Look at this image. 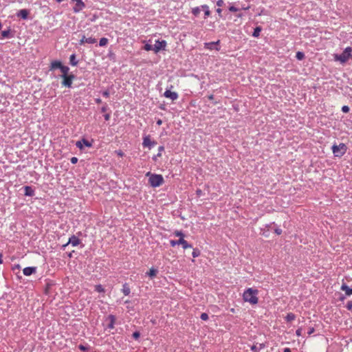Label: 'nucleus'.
Here are the masks:
<instances>
[{
    "instance_id": "nucleus-62",
    "label": "nucleus",
    "mask_w": 352,
    "mask_h": 352,
    "mask_svg": "<svg viewBox=\"0 0 352 352\" xmlns=\"http://www.w3.org/2000/svg\"><path fill=\"white\" fill-rule=\"evenodd\" d=\"M344 299H345V296H343V295H342V296L340 297V300L341 301H343Z\"/></svg>"
},
{
    "instance_id": "nucleus-20",
    "label": "nucleus",
    "mask_w": 352,
    "mask_h": 352,
    "mask_svg": "<svg viewBox=\"0 0 352 352\" xmlns=\"http://www.w3.org/2000/svg\"><path fill=\"white\" fill-rule=\"evenodd\" d=\"M107 320H109V323L108 324L107 327L109 329H113L114 324L116 320V318L114 315L110 314L107 317Z\"/></svg>"
},
{
    "instance_id": "nucleus-26",
    "label": "nucleus",
    "mask_w": 352,
    "mask_h": 352,
    "mask_svg": "<svg viewBox=\"0 0 352 352\" xmlns=\"http://www.w3.org/2000/svg\"><path fill=\"white\" fill-rule=\"evenodd\" d=\"M164 151V146H159L157 154L153 157V160L154 161H156L157 157H161L162 156V152Z\"/></svg>"
},
{
    "instance_id": "nucleus-30",
    "label": "nucleus",
    "mask_w": 352,
    "mask_h": 352,
    "mask_svg": "<svg viewBox=\"0 0 352 352\" xmlns=\"http://www.w3.org/2000/svg\"><path fill=\"white\" fill-rule=\"evenodd\" d=\"M200 12H201V8L199 7H195L192 9V14L195 16H198L199 14H200Z\"/></svg>"
},
{
    "instance_id": "nucleus-52",
    "label": "nucleus",
    "mask_w": 352,
    "mask_h": 352,
    "mask_svg": "<svg viewBox=\"0 0 352 352\" xmlns=\"http://www.w3.org/2000/svg\"><path fill=\"white\" fill-rule=\"evenodd\" d=\"M272 225H274V222H273V223H270V224H267V225L265 226V228H266L267 230H269L270 228H272Z\"/></svg>"
},
{
    "instance_id": "nucleus-36",
    "label": "nucleus",
    "mask_w": 352,
    "mask_h": 352,
    "mask_svg": "<svg viewBox=\"0 0 352 352\" xmlns=\"http://www.w3.org/2000/svg\"><path fill=\"white\" fill-rule=\"evenodd\" d=\"M174 234L176 236H179L180 238H183L185 236V234L181 230H175L174 232Z\"/></svg>"
},
{
    "instance_id": "nucleus-16",
    "label": "nucleus",
    "mask_w": 352,
    "mask_h": 352,
    "mask_svg": "<svg viewBox=\"0 0 352 352\" xmlns=\"http://www.w3.org/2000/svg\"><path fill=\"white\" fill-rule=\"evenodd\" d=\"M16 14L18 17L26 20L28 19V15L30 14V10L27 9H22L20 10Z\"/></svg>"
},
{
    "instance_id": "nucleus-2",
    "label": "nucleus",
    "mask_w": 352,
    "mask_h": 352,
    "mask_svg": "<svg viewBox=\"0 0 352 352\" xmlns=\"http://www.w3.org/2000/svg\"><path fill=\"white\" fill-rule=\"evenodd\" d=\"M147 175L149 176L148 183L153 188L159 187L162 185L164 182V177L162 175L157 174H151L150 173H147Z\"/></svg>"
},
{
    "instance_id": "nucleus-7",
    "label": "nucleus",
    "mask_w": 352,
    "mask_h": 352,
    "mask_svg": "<svg viewBox=\"0 0 352 352\" xmlns=\"http://www.w3.org/2000/svg\"><path fill=\"white\" fill-rule=\"evenodd\" d=\"M167 43L165 40L155 41V44L153 47V51L155 53H158L161 50H165L166 47Z\"/></svg>"
},
{
    "instance_id": "nucleus-48",
    "label": "nucleus",
    "mask_w": 352,
    "mask_h": 352,
    "mask_svg": "<svg viewBox=\"0 0 352 352\" xmlns=\"http://www.w3.org/2000/svg\"><path fill=\"white\" fill-rule=\"evenodd\" d=\"M108 110V106L107 104H105L104 106L101 108V112H106Z\"/></svg>"
},
{
    "instance_id": "nucleus-15",
    "label": "nucleus",
    "mask_w": 352,
    "mask_h": 352,
    "mask_svg": "<svg viewBox=\"0 0 352 352\" xmlns=\"http://www.w3.org/2000/svg\"><path fill=\"white\" fill-rule=\"evenodd\" d=\"M164 96L166 98L171 99L173 101L178 98L177 93L171 91L170 90H166V91L164 93Z\"/></svg>"
},
{
    "instance_id": "nucleus-18",
    "label": "nucleus",
    "mask_w": 352,
    "mask_h": 352,
    "mask_svg": "<svg viewBox=\"0 0 352 352\" xmlns=\"http://www.w3.org/2000/svg\"><path fill=\"white\" fill-rule=\"evenodd\" d=\"M24 195L28 197H33L34 195V190L32 186H24Z\"/></svg>"
},
{
    "instance_id": "nucleus-28",
    "label": "nucleus",
    "mask_w": 352,
    "mask_h": 352,
    "mask_svg": "<svg viewBox=\"0 0 352 352\" xmlns=\"http://www.w3.org/2000/svg\"><path fill=\"white\" fill-rule=\"evenodd\" d=\"M60 70L62 72L61 75H69V68L67 66L63 65Z\"/></svg>"
},
{
    "instance_id": "nucleus-1",
    "label": "nucleus",
    "mask_w": 352,
    "mask_h": 352,
    "mask_svg": "<svg viewBox=\"0 0 352 352\" xmlns=\"http://www.w3.org/2000/svg\"><path fill=\"white\" fill-rule=\"evenodd\" d=\"M258 291L253 288H248L243 294V300L249 302L252 305L258 303V299L256 296Z\"/></svg>"
},
{
    "instance_id": "nucleus-50",
    "label": "nucleus",
    "mask_w": 352,
    "mask_h": 352,
    "mask_svg": "<svg viewBox=\"0 0 352 352\" xmlns=\"http://www.w3.org/2000/svg\"><path fill=\"white\" fill-rule=\"evenodd\" d=\"M196 195L197 197H201L202 195V190L201 189H197L196 190Z\"/></svg>"
},
{
    "instance_id": "nucleus-24",
    "label": "nucleus",
    "mask_w": 352,
    "mask_h": 352,
    "mask_svg": "<svg viewBox=\"0 0 352 352\" xmlns=\"http://www.w3.org/2000/svg\"><path fill=\"white\" fill-rule=\"evenodd\" d=\"M122 292H123V294L125 295V296H128L131 293V289L129 287V285L128 283H125L123 285H122Z\"/></svg>"
},
{
    "instance_id": "nucleus-46",
    "label": "nucleus",
    "mask_w": 352,
    "mask_h": 352,
    "mask_svg": "<svg viewBox=\"0 0 352 352\" xmlns=\"http://www.w3.org/2000/svg\"><path fill=\"white\" fill-rule=\"evenodd\" d=\"M224 5V1L223 0H218L217 1V6H219V7H222Z\"/></svg>"
},
{
    "instance_id": "nucleus-8",
    "label": "nucleus",
    "mask_w": 352,
    "mask_h": 352,
    "mask_svg": "<svg viewBox=\"0 0 352 352\" xmlns=\"http://www.w3.org/2000/svg\"><path fill=\"white\" fill-rule=\"evenodd\" d=\"M156 144H157V142L155 140L152 141L151 140V136L149 135H145L143 138V142H142L143 147H144V148L146 147V148H148L149 149H151Z\"/></svg>"
},
{
    "instance_id": "nucleus-3",
    "label": "nucleus",
    "mask_w": 352,
    "mask_h": 352,
    "mask_svg": "<svg viewBox=\"0 0 352 352\" xmlns=\"http://www.w3.org/2000/svg\"><path fill=\"white\" fill-rule=\"evenodd\" d=\"M352 52V47H347L345 48V50L343 51V52L341 54H336L335 56V59L336 60H339L341 63H345L346 62L349 58L352 56L351 54Z\"/></svg>"
},
{
    "instance_id": "nucleus-38",
    "label": "nucleus",
    "mask_w": 352,
    "mask_h": 352,
    "mask_svg": "<svg viewBox=\"0 0 352 352\" xmlns=\"http://www.w3.org/2000/svg\"><path fill=\"white\" fill-rule=\"evenodd\" d=\"M140 337V333L138 331H135L132 334V338L135 340H138Z\"/></svg>"
},
{
    "instance_id": "nucleus-25",
    "label": "nucleus",
    "mask_w": 352,
    "mask_h": 352,
    "mask_svg": "<svg viewBox=\"0 0 352 352\" xmlns=\"http://www.w3.org/2000/svg\"><path fill=\"white\" fill-rule=\"evenodd\" d=\"M78 61L76 60V56L75 54H72L69 57V64L72 66H76Z\"/></svg>"
},
{
    "instance_id": "nucleus-63",
    "label": "nucleus",
    "mask_w": 352,
    "mask_h": 352,
    "mask_svg": "<svg viewBox=\"0 0 352 352\" xmlns=\"http://www.w3.org/2000/svg\"><path fill=\"white\" fill-rule=\"evenodd\" d=\"M20 269V265L19 264L17 265H15L14 267V269Z\"/></svg>"
},
{
    "instance_id": "nucleus-9",
    "label": "nucleus",
    "mask_w": 352,
    "mask_h": 352,
    "mask_svg": "<svg viewBox=\"0 0 352 352\" xmlns=\"http://www.w3.org/2000/svg\"><path fill=\"white\" fill-rule=\"evenodd\" d=\"M76 146L80 150H82L84 148V146L86 147H89V148L91 147L92 143L91 142H89V140H87V139L82 138L80 140L76 142Z\"/></svg>"
},
{
    "instance_id": "nucleus-37",
    "label": "nucleus",
    "mask_w": 352,
    "mask_h": 352,
    "mask_svg": "<svg viewBox=\"0 0 352 352\" xmlns=\"http://www.w3.org/2000/svg\"><path fill=\"white\" fill-rule=\"evenodd\" d=\"M153 47L154 46H153L152 45L146 43V45H144L143 48L146 51H151V50L153 51Z\"/></svg>"
},
{
    "instance_id": "nucleus-21",
    "label": "nucleus",
    "mask_w": 352,
    "mask_h": 352,
    "mask_svg": "<svg viewBox=\"0 0 352 352\" xmlns=\"http://www.w3.org/2000/svg\"><path fill=\"white\" fill-rule=\"evenodd\" d=\"M158 272V270L154 267H151L148 272L146 273V275L149 276L151 279H153L154 277L156 276Z\"/></svg>"
},
{
    "instance_id": "nucleus-49",
    "label": "nucleus",
    "mask_w": 352,
    "mask_h": 352,
    "mask_svg": "<svg viewBox=\"0 0 352 352\" xmlns=\"http://www.w3.org/2000/svg\"><path fill=\"white\" fill-rule=\"evenodd\" d=\"M216 12L218 13L219 16L220 18H221V17H222V14H221L222 9H221V8H217V9L216 10Z\"/></svg>"
},
{
    "instance_id": "nucleus-10",
    "label": "nucleus",
    "mask_w": 352,
    "mask_h": 352,
    "mask_svg": "<svg viewBox=\"0 0 352 352\" xmlns=\"http://www.w3.org/2000/svg\"><path fill=\"white\" fill-rule=\"evenodd\" d=\"M80 243V240L75 235H72L69 237L67 243L62 246V249L65 250V248L69 245L72 244V246H77Z\"/></svg>"
},
{
    "instance_id": "nucleus-55",
    "label": "nucleus",
    "mask_w": 352,
    "mask_h": 352,
    "mask_svg": "<svg viewBox=\"0 0 352 352\" xmlns=\"http://www.w3.org/2000/svg\"><path fill=\"white\" fill-rule=\"evenodd\" d=\"M50 284H47V286H46V288H45V294H48V289L50 287Z\"/></svg>"
},
{
    "instance_id": "nucleus-45",
    "label": "nucleus",
    "mask_w": 352,
    "mask_h": 352,
    "mask_svg": "<svg viewBox=\"0 0 352 352\" xmlns=\"http://www.w3.org/2000/svg\"><path fill=\"white\" fill-rule=\"evenodd\" d=\"M78 158L76 157H72L71 159H70V161L72 162V164H75L78 162Z\"/></svg>"
},
{
    "instance_id": "nucleus-47",
    "label": "nucleus",
    "mask_w": 352,
    "mask_h": 352,
    "mask_svg": "<svg viewBox=\"0 0 352 352\" xmlns=\"http://www.w3.org/2000/svg\"><path fill=\"white\" fill-rule=\"evenodd\" d=\"M274 232L277 234V235H280L282 234V230L280 228H275L274 229Z\"/></svg>"
},
{
    "instance_id": "nucleus-4",
    "label": "nucleus",
    "mask_w": 352,
    "mask_h": 352,
    "mask_svg": "<svg viewBox=\"0 0 352 352\" xmlns=\"http://www.w3.org/2000/svg\"><path fill=\"white\" fill-rule=\"evenodd\" d=\"M331 148L336 157H342L346 151V146L344 143H340L339 145L334 144Z\"/></svg>"
},
{
    "instance_id": "nucleus-41",
    "label": "nucleus",
    "mask_w": 352,
    "mask_h": 352,
    "mask_svg": "<svg viewBox=\"0 0 352 352\" xmlns=\"http://www.w3.org/2000/svg\"><path fill=\"white\" fill-rule=\"evenodd\" d=\"M229 10L232 12H235L239 11V8H237L236 7H235L234 6H231L229 7Z\"/></svg>"
},
{
    "instance_id": "nucleus-43",
    "label": "nucleus",
    "mask_w": 352,
    "mask_h": 352,
    "mask_svg": "<svg viewBox=\"0 0 352 352\" xmlns=\"http://www.w3.org/2000/svg\"><path fill=\"white\" fill-rule=\"evenodd\" d=\"M109 95H110V92L108 89H107L102 92V96L105 98H109Z\"/></svg>"
},
{
    "instance_id": "nucleus-32",
    "label": "nucleus",
    "mask_w": 352,
    "mask_h": 352,
    "mask_svg": "<svg viewBox=\"0 0 352 352\" xmlns=\"http://www.w3.org/2000/svg\"><path fill=\"white\" fill-rule=\"evenodd\" d=\"M201 251L198 248H194L192 252V257L196 258L200 256Z\"/></svg>"
},
{
    "instance_id": "nucleus-17",
    "label": "nucleus",
    "mask_w": 352,
    "mask_h": 352,
    "mask_svg": "<svg viewBox=\"0 0 352 352\" xmlns=\"http://www.w3.org/2000/svg\"><path fill=\"white\" fill-rule=\"evenodd\" d=\"M36 272V267H25L23 270V274L25 276H29L32 274H34Z\"/></svg>"
},
{
    "instance_id": "nucleus-64",
    "label": "nucleus",
    "mask_w": 352,
    "mask_h": 352,
    "mask_svg": "<svg viewBox=\"0 0 352 352\" xmlns=\"http://www.w3.org/2000/svg\"><path fill=\"white\" fill-rule=\"evenodd\" d=\"M3 263V260H2V254H0V264H1Z\"/></svg>"
},
{
    "instance_id": "nucleus-11",
    "label": "nucleus",
    "mask_w": 352,
    "mask_h": 352,
    "mask_svg": "<svg viewBox=\"0 0 352 352\" xmlns=\"http://www.w3.org/2000/svg\"><path fill=\"white\" fill-rule=\"evenodd\" d=\"M71 1L76 2L75 6L73 8L74 13L79 12L85 7V4L82 0H71Z\"/></svg>"
},
{
    "instance_id": "nucleus-33",
    "label": "nucleus",
    "mask_w": 352,
    "mask_h": 352,
    "mask_svg": "<svg viewBox=\"0 0 352 352\" xmlns=\"http://www.w3.org/2000/svg\"><path fill=\"white\" fill-rule=\"evenodd\" d=\"M296 58L301 60L305 58V54L302 52H297L296 54Z\"/></svg>"
},
{
    "instance_id": "nucleus-6",
    "label": "nucleus",
    "mask_w": 352,
    "mask_h": 352,
    "mask_svg": "<svg viewBox=\"0 0 352 352\" xmlns=\"http://www.w3.org/2000/svg\"><path fill=\"white\" fill-rule=\"evenodd\" d=\"M170 245L172 247L175 246L176 245H182V248L185 250L187 248H191L192 245L188 243L187 241H186L183 238H179L178 240H171L170 241Z\"/></svg>"
},
{
    "instance_id": "nucleus-35",
    "label": "nucleus",
    "mask_w": 352,
    "mask_h": 352,
    "mask_svg": "<svg viewBox=\"0 0 352 352\" xmlns=\"http://www.w3.org/2000/svg\"><path fill=\"white\" fill-rule=\"evenodd\" d=\"M78 349L82 351H88L89 349V346L87 345H83V344H80L78 345Z\"/></svg>"
},
{
    "instance_id": "nucleus-59",
    "label": "nucleus",
    "mask_w": 352,
    "mask_h": 352,
    "mask_svg": "<svg viewBox=\"0 0 352 352\" xmlns=\"http://www.w3.org/2000/svg\"><path fill=\"white\" fill-rule=\"evenodd\" d=\"M284 352H292L291 349L289 348H285Z\"/></svg>"
},
{
    "instance_id": "nucleus-29",
    "label": "nucleus",
    "mask_w": 352,
    "mask_h": 352,
    "mask_svg": "<svg viewBox=\"0 0 352 352\" xmlns=\"http://www.w3.org/2000/svg\"><path fill=\"white\" fill-rule=\"evenodd\" d=\"M296 318V316L293 313H289L287 314V315L285 316V320L287 321V322H292Z\"/></svg>"
},
{
    "instance_id": "nucleus-13",
    "label": "nucleus",
    "mask_w": 352,
    "mask_h": 352,
    "mask_svg": "<svg viewBox=\"0 0 352 352\" xmlns=\"http://www.w3.org/2000/svg\"><path fill=\"white\" fill-rule=\"evenodd\" d=\"M85 43H89V44H94L96 43V39L92 37L86 38L85 35L82 36L81 39L79 41V45H83Z\"/></svg>"
},
{
    "instance_id": "nucleus-54",
    "label": "nucleus",
    "mask_w": 352,
    "mask_h": 352,
    "mask_svg": "<svg viewBox=\"0 0 352 352\" xmlns=\"http://www.w3.org/2000/svg\"><path fill=\"white\" fill-rule=\"evenodd\" d=\"M296 334L298 336H300L301 335V329H297L296 331Z\"/></svg>"
},
{
    "instance_id": "nucleus-53",
    "label": "nucleus",
    "mask_w": 352,
    "mask_h": 352,
    "mask_svg": "<svg viewBox=\"0 0 352 352\" xmlns=\"http://www.w3.org/2000/svg\"><path fill=\"white\" fill-rule=\"evenodd\" d=\"M95 102L96 104H100L102 103V100L100 98H96Z\"/></svg>"
},
{
    "instance_id": "nucleus-61",
    "label": "nucleus",
    "mask_w": 352,
    "mask_h": 352,
    "mask_svg": "<svg viewBox=\"0 0 352 352\" xmlns=\"http://www.w3.org/2000/svg\"><path fill=\"white\" fill-rule=\"evenodd\" d=\"M162 121L160 119H159V120L157 121V125H159V126H160V125H161V124H162Z\"/></svg>"
},
{
    "instance_id": "nucleus-19",
    "label": "nucleus",
    "mask_w": 352,
    "mask_h": 352,
    "mask_svg": "<svg viewBox=\"0 0 352 352\" xmlns=\"http://www.w3.org/2000/svg\"><path fill=\"white\" fill-rule=\"evenodd\" d=\"M12 37H14V34L12 32L10 28L1 32V38H11Z\"/></svg>"
},
{
    "instance_id": "nucleus-44",
    "label": "nucleus",
    "mask_w": 352,
    "mask_h": 352,
    "mask_svg": "<svg viewBox=\"0 0 352 352\" xmlns=\"http://www.w3.org/2000/svg\"><path fill=\"white\" fill-rule=\"evenodd\" d=\"M348 310H352V301H349L346 305Z\"/></svg>"
},
{
    "instance_id": "nucleus-14",
    "label": "nucleus",
    "mask_w": 352,
    "mask_h": 352,
    "mask_svg": "<svg viewBox=\"0 0 352 352\" xmlns=\"http://www.w3.org/2000/svg\"><path fill=\"white\" fill-rule=\"evenodd\" d=\"M62 65H63V63L60 60H53L50 63V70L52 71V70H55L57 69H60Z\"/></svg>"
},
{
    "instance_id": "nucleus-39",
    "label": "nucleus",
    "mask_w": 352,
    "mask_h": 352,
    "mask_svg": "<svg viewBox=\"0 0 352 352\" xmlns=\"http://www.w3.org/2000/svg\"><path fill=\"white\" fill-rule=\"evenodd\" d=\"M208 318V315L206 313H202L200 316V318L203 320H207Z\"/></svg>"
},
{
    "instance_id": "nucleus-22",
    "label": "nucleus",
    "mask_w": 352,
    "mask_h": 352,
    "mask_svg": "<svg viewBox=\"0 0 352 352\" xmlns=\"http://www.w3.org/2000/svg\"><path fill=\"white\" fill-rule=\"evenodd\" d=\"M341 290L344 291L346 296L352 295V287L349 288L346 283H343L341 286Z\"/></svg>"
},
{
    "instance_id": "nucleus-40",
    "label": "nucleus",
    "mask_w": 352,
    "mask_h": 352,
    "mask_svg": "<svg viewBox=\"0 0 352 352\" xmlns=\"http://www.w3.org/2000/svg\"><path fill=\"white\" fill-rule=\"evenodd\" d=\"M251 350L253 352H259L260 351V349H258V347L256 344H254L251 346Z\"/></svg>"
},
{
    "instance_id": "nucleus-57",
    "label": "nucleus",
    "mask_w": 352,
    "mask_h": 352,
    "mask_svg": "<svg viewBox=\"0 0 352 352\" xmlns=\"http://www.w3.org/2000/svg\"><path fill=\"white\" fill-rule=\"evenodd\" d=\"M314 328H313V327H312V328H311V329L309 330V331H308V334H309V335H310V334H311L312 333H314Z\"/></svg>"
},
{
    "instance_id": "nucleus-34",
    "label": "nucleus",
    "mask_w": 352,
    "mask_h": 352,
    "mask_svg": "<svg viewBox=\"0 0 352 352\" xmlns=\"http://www.w3.org/2000/svg\"><path fill=\"white\" fill-rule=\"evenodd\" d=\"M95 291L99 293L104 292V289L101 285H96L95 286Z\"/></svg>"
},
{
    "instance_id": "nucleus-51",
    "label": "nucleus",
    "mask_w": 352,
    "mask_h": 352,
    "mask_svg": "<svg viewBox=\"0 0 352 352\" xmlns=\"http://www.w3.org/2000/svg\"><path fill=\"white\" fill-rule=\"evenodd\" d=\"M104 120L108 121L110 119V114L109 113H106L104 115Z\"/></svg>"
},
{
    "instance_id": "nucleus-56",
    "label": "nucleus",
    "mask_w": 352,
    "mask_h": 352,
    "mask_svg": "<svg viewBox=\"0 0 352 352\" xmlns=\"http://www.w3.org/2000/svg\"><path fill=\"white\" fill-rule=\"evenodd\" d=\"M208 98L210 100H212L214 99V95L213 94H210L208 96Z\"/></svg>"
},
{
    "instance_id": "nucleus-42",
    "label": "nucleus",
    "mask_w": 352,
    "mask_h": 352,
    "mask_svg": "<svg viewBox=\"0 0 352 352\" xmlns=\"http://www.w3.org/2000/svg\"><path fill=\"white\" fill-rule=\"evenodd\" d=\"M349 110H350V108L346 105H344L342 107V111L343 113H348L349 111Z\"/></svg>"
},
{
    "instance_id": "nucleus-27",
    "label": "nucleus",
    "mask_w": 352,
    "mask_h": 352,
    "mask_svg": "<svg viewBox=\"0 0 352 352\" xmlns=\"http://www.w3.org/2000/svg\"><path fill=\"white\" fill-rule=\"evenodd\" d=\"M261 30H262L261 27H260V26L256 27L252 33V36L254 37H258L260 35Z\"/></svg>"
},
{
    "instance_id": "nucleus-5",
    "label": "nucleus",
    "mask_w": 352,
    "mask_h": 352,
    "mask_svg": "<svg viewBox=\"0 0 352 352\" xmlns=\"http://www.w3.org/2000/svg\"><path fill=\"white\" fill-rule=\"evenodd\" d=\"M60 77L63 78L61 85L68 88L72 87L73 80L76 78L75 75L73 74H70L69 75H60Z\"/></svg>"
},
{
    "instance_id": "nucleus-58",
    "label": "nucleus",
    "mask_w": 352,
    "mask_h": 352,
    "mask_svg": "<svg viewBox=\"0 0 352 352\" xmlns=\"http://www.w3.org/2000/svg\"><path fill=\"white\" fill-rule=\"evenodd\" d=\"M265 346V344L262 343L259 344L258 349H262Z\"/></svg>"
},
{
    "instance_id": "nucleus-60",
    "label": "nucleus",
    "mask_w": 352,
    "mask_h": 352,
    "mask_svg": "<svg viewBox=\"0 0 352 352\" xmlns=\"http://www.w3.org/2000/svg\"><path fill=\"white\" fill-rule=\"evenodd\" d=\"M118 155H120V156H123L124 153L122 151H118Z\"/></svg>"
},
{
    "instance_id": "nucleus-23",
    "label": "nucleus",
    "mask_w": 352,
    "mask_h": 352,
    "mask_svg": "<svg viewBox=\"0 0 352 352\" xmlns=\"http://www.w3.org/2000/svg\"><path fill=\"white\" fill-rule=\"evenodd\" d=\"M201 8L204 12V18L207 19L211 14V12L209 10V7L207 5H202Z\"/></svg>"
},
{
    "instance_id": "nucleus-31",
    "label": "nucleus",
    "mask_w": 352,
    "mask_h": 352,
    "mask_svg": "<svg viewBox=\"0 0 352 352\" xmlns=\"http://www.w3.org/2000/svg\"><path fill=\"white\" fill-rule=\"evenodd\" d=\"M108 43V39L107 38H101L99 41V45L101 47L106 46Z\"/></svg>"
},
{
    "instance_id": "nucleus-12",
    "label": "nucleus",
    "mask_w": 352,
    "mask_h": 352,
    "mask_svg": "<svg viewBox=\"0 0 352 352\" xmlns=\"http://www.w3.org/2000/svg\"><path fill=\"white\" fill-rule=\"evenodd\" d=\"M219 43H220V41L218 40L216 42H210V43H204V47L206 49H208V50H215L217 51H219L220 50V47H219Z\"/></svg>"
}]
</instances>
